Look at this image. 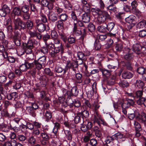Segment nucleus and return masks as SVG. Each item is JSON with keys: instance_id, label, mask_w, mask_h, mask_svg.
<instances>
[{"instance_id": "obj_1", "label": "nucleus", "mask_w": 146, "mask_h": 146, "mask_svg": "<svg viewBox=\"0 0 146 146\" xmlns=\"http://www.w3.org/2000/svg\"><path fill=\"white\" fill-rule=\"evenodd\" d=\"M13 22L14 34L11 36V38L15 45L19 46L20 45L21 42L20 31L26 29L29 31L32 30L34 27V23L31 20H28L25 22L18 17L16 18L14 17Z\"/></svg>"}, {"instance_id": "obj_2", "label": "nucleus", "mask_w": 146, "mask_h": 146, "mask_svg": "<svg viewBox=\"0 0 146 146\" xmlns=\"http://www.w3.org/2000/svg\"><path fill=\"white\" fill-rule=\"evenodd\" d=\"M92 11L98 15L97 21L99 24L104 23L108 20H111V17L110 15L106 11L97 8L92 9Z\"/></svg>"}, {"instance_id": "obj_3", "label": "nucleus", "mask_w": 146, "mask_h": 146, "mask_svg": "<svg viewBox=\"0 0 146 146\" xmlns=\"http://www.w3.org/2000/svg\"><path fill=\"white\" fill-rule=\"evenodd\" d=\"M55 49L50 53V55L53 58L57 60L60 58V55L64 53V48L60 40L56 39L54 40Z\"/></svg>"}, {"instance_id": "obj_4", "label": "nucleus", "mask_w": 146, "mask_h": 146, "mask_svg": "<svg viewBox=\"0 0 146 146\" xmlns=\"http://www.w3.org/2000/svg\"><path fill=\"white\" fill-rule=\"evenodd\" d=\"M22 46L23 52L21 55L23 54L25 52L28 54L32 53V50L34 48L33 42L32 40H29L27 43H23Z\"/></svg>"}, {"instance_id": "obj_5", "label": "nucleus", "mask_w": 146, "mask_h": 146, "mask_svg": "<svg viewBox=\"0 0 146 146\" xmlns=\"http://www.w3.org/2000/svg\"><path fill=\"white\" fill-rule=\"evenodd\" d=\"M66 92L65 95V97L68 99H72L71 97L72 96H77L79 92V90L76 86L73 87L71 89V91L65 90V92Z\"/></svg>"}, {"instance_id": "obj_6", "label": "nucleus", "mask_w": 146, "mask_h": 146, "mask_svg": "<svg viewBox=\"0 0 146 146\" xmlns=\"http://www.w3.org/2000/svg\"><path fill=\"white\" fill-rule=\"evenodd\" d=\"M10 12L9 7L6 5L4 4L0 9V16L2 17H5L7 14Z\"/></svg>"}, {"instance_id": "obj_7", "label": "nucleus", "mask_w": 146, "mask_h": 146, "mask_svg": "<svg viewBox=\"0 0 146 146\" xmlns=\"http://www.w3.org/2000/svg\"><path fill=\"white\" fill-rule=\"evenodd\" d=\"M34 66L33 63H31L29 61H25L24 64L20 66V70L23 72L25 71L28 69L32 68Z\"/></svg>"}, {"instance_id": "obj_8", "label": "nucleus", "mask_w": 146, "mask_h": 146, "mask_svg": "<svg viewBox=\"0 0 146 146\" xmlns=\"http://www.w3.org/2000/svg\"><path fill=\"white\" fill-rule=\"evenodd\" d=\"M58 15L54 12L49 13L48 16V20L50 23L54 24L56 22L58 19Z\"/></svg>"}, {"instance_id": "obj_9", "label": "nucleus", "mask_w": 146, "mask_h": 146, "mask_svg": "<svg viewBox=\"0 0 146 146\" xmlns=\"http://www.w3.org/2000/svg\"><path fill=\"white\" fill-rule=\"evenodd\" d=\"M131 4L132 7V8L131 9V12L133 14H135L138 17L141 16V12L136 7L137 5V1H134L131 3Z\"/></svg>"}, {"instance_id": "obj_10", "label": "nucleus", "mask_w": 146, "mask_h": 146, "mask_svg": "<svg viewBox=\"0 0 146 146\" xmlns=\"http://www.w3.org/2000/svg\"><path fill=\"white\" fill-rule=\"evenodd\" d=\"M39 20H36V23L38 31L39 33H42L46 29V25L42 23H39Z\"/></svg>"}, {"instance_id": "obj_11", "label": "nucleus", "mask_w": 146, "mask_h": 146, "mask_svg": "<svg viewBox=\"0 0 146 146\" xmlns=\"http://www.w3.org/2000/svg\"><path fill=\"white\" fill-rule=\"evenodd\" d=\"M66 103L69 105H74L75 107L79 108L81 106L80 102L77 99L73 101L72 99H68L66 100Z\"/></svg>"}, {"instance_id": "obj_12", "label": "nucleus", "mask_w": 146, "mask_h": 146, "mask_svg": "<svg viewBox=\"0 0 146 146\" xmlns=\"http://www.w3.org/2000/svg\"><path fill=\"white\" fill-rule=\"evenodd\" d=\"M78 61H74L72 62H70L69 61H68L66 66V67L67 68H72L73 70L75 71V68H77L78 67Z\"/></svg>"}, {"instance_id": "obj_13", "label": "nucleus", "mask_w": 146, "mask_h": 146, "mask_svg": "<svg viewBox=\"0 0 146 146\" xmlns=\"http://www.w3.org/2000/svg\"><path fill=\"white\" fill-rule=\"evenodd\" d=\"M39 4L42 7H47L49 10H51L53 7V5L50 3L48 0H41Z\"/></svg>"}, {"instance_id": "obj_14", "label": "nucleus", "mask_w": 146, "mask_h": 146, "mask_svg": "<svg viewBox=\"0 0 146 146\" xmlns=\"http://www.w3.org/2000/svg\"><path fill=\"white\" fill-rule=\"evenodd\" d=\"M141 116L142 115H141L137 111H134L133 113H129L128 114V117L130 119L132 120L135 117L136 119L139 121L140 119L139 117Z\"/></svg>"}, {"instance_id": "obj_15", "label": "nucleus", "mask_w": 146, "mask_h": 146, "mask_svg": "<svg viewBox=\"0 0 146 146\" xmlns=\"http://www.w3.org/2000/svg\"><path fill=\"white\" fill-rule=\"evenodd\" d=\"M28 33L31 38L36 37V38L39 40L41 39L42 38V36L40 34L36 31H32L31 30L29 31Z\"/></svg>"}, {"instance_id": "obj_16", "label": "nucleus", "mask_w": 146, "mask_h": 146, "mask_svg": "<svg viewBox=\"0 0 146 146\" xmlns=\"http://www.w3.org/2000/svg\"><path fill=\"white\" fill-rule=\"evenodd\" d=\"M92 127V123L88 121L86 125L82 124L80 127L81 131L84 132H86L88 130L91 129Z\"/></svg>"}, {"instance_id": "obj_17", "label": "nucleus", "mask_w": 146, "mask_h": 146, "mask_svg": "<svg viewBox=\"0 0 146 146\" xmlns=\"http://www.w3.org/2000/svg\"><path fill=\"white\" fill-rule=\"evenodd\" d=\"M133 74L128 71H124L122 74L123 78L124 79H130L133 76Z\"/></svg>"}, {"instance_id": "obj_18", "label": "nucleus", "mask_w": 146, "mask_h": 146, "mask_svg": "<svg viewBox=\"0 0 146 146\" xmlns=\"http://www.w3.org/2000/svg\"><path fill=\"white\" fill-rule=\"evenodd\" d=\"M26 111L27 114L33 117H35L36 115V111L32 108L28 106L26 107Z\"/></svg>"}, {"instance_id": "obj_19", "label": "nucleus", "mask_w": 146, "mask_h": 146, "mask_svg": "<svg viewBox=\"0 0 146 146\" xmlns=\"http://www.w3.org/2000/svg\"><path fill=\"white\" fill-rule=\"evenodd\" d=\"M141 46L139 44L136 43L133 45V50L137 54H139L141 53Z\"/></svg>"}, {"instance_id": "obj_20", "label": "nucleus", "mask_w": 146, "mask_h": 146, "mask_svg": "<svg viewBox=\"0 0 146 146\" xmlns=\"http://www.w3.org/2000/svg\"><path fill=\"white\" fill-rule=\"evenodd\" d=\"M90 13H84L82 16V21L84 23H88L90 20Z\"/></svg>"}, {"instance_id": "obj_21", "label": "nucleus", "mask_w": 146, "mask_h": 146, "mask_svg": "<svg viewBox=\"0 0 146 146\" xmlns=\"http://www.w3.org/2000/svg\"><path fill=\"white\" fill-rule=\"evenodd\" d=\"M99 70L102 73V75L103 76H105L106 77H108L110 76L111 75V71L104 68H99Z\"/></svg>"}, {"instance_id": "obj_22", "label": "nucleus", "mask_w": 146, "mask_h": 146, "mask_svg": "<svg viewBox=\"0 0 146 146\" xmlns=\"http://www.w3.org/2000/svg\"><path fill=\"white\" fill-rule=\"evenodd\" d=\"M77 56L78 58V60H86V56L90 55V53L88 52L87 54H85L82 52H77Z\"/></svg>"}, {"instance_id": "obj_23", "label": "nucleus", "mask_w": 146, "mask_h": 146, "mask_svg": "<svg viewBox=\"0 0 146 146\" xmlns=\"http://www.w3.org/2000/svg\"><path fill=\"white\" fill-rule=\"evenodd\" d=\"M129 49L127 53L124 56V58L127 60L130 61L132 60L134 57V56L132 53H131Z\"/></svg>"}, {"instance_id": "obj_24", "label": "nucleus", "mask_w": 146, "mask_h": 146, "mask_svg": "<svg viewBox=\"0 0 146 146\" xmlns=\"http://www.w3.org/2000/svg\"><path fill=\"white\" fill-rule=\"evenodd\" d=\"M18 97V94L16 92H13L9 94L7 96V98L9 100H14Z\"/></svg>"}, {"instance_id": "obj_25", "label": "nucleus", "mask_w": 146, "mask_h": 146, "mask_svg": "<svg viewBox=\"0 0 146 146\" xmlns=\"http://www.w3.org/2000/svg\"><path fill=\"white\" fill-rule=\"evenodd\" d=\"M13 13L15 16H21L22 15L21 8L18 7H15L13 9Z\"/></svg>"}, {"instance_id": "obj_26", "label": "nucleus", "mask_w": 146, "mask_h": 146, "mask_svg": "<svg viewBox=\"0 0 146 146\" xmlns=\"http://www.w3.org/2000/svg\"><path fill=\"white\" fill-rule=\"evenodd\" d=\"M135 17L133 15H130L125 19L126 22L129 24L135 23Z\"/></svg>"}, {"instance_id": "obj_27", "label": "nucleus", "mask_w": 146, "mask_h": 146, "mask_svg": "<svg viewBox=\"0 0 146 146\" xmlns=\"http://www.w3.org/2000/svg\"><path fill=\"white\" fill-rule=\"evenodd\" d=\"M90 6L89 4L84 5L82 6V10L85 13H90Z\"/></svg>"}, {"instance_id": "obj_28", "label": "nucleus", "mask_w": 146, "mask_h": 146, "mask_svg": "<svg viewBox=\"0 0 146 146\" xmlns=\"http://www.w3.org/2000/svg\"><path fill=\"white\" fill-rule=\"evenodd\" d=\"M55 71L57 73H60L62 72L63 74L66 73L67 70V68L66 67L65 69H62V68L59 66H56L55 68Z\"/></svg>"}, {"instance_id": "obj_29", "label": "nucleus", "mask_w": 146, "mask_h": 146, "mask_svg": "<svg viewBox=\"0 0 146 146\" xmlns=\"http://www.w3.org/2000/svg\"><path fill=\"white\" fill-rule=\"evenodd\" d=\"M137 27L139 29L145 28L146 27V21L143 20L138 23L137 25Z\"/></svg>"}, {"instance_id": "obj_30", "label": "nucleus", "mask_w": 146, "mask_h": 146, "mask_svg": "<svg viewBox=\"0 0 146 146\" xmlns=\"http://www.w3.org/2000/svg\"><path fill=\"white\" fill-rule=\"evenodd\" d=\"M78 22V25L80 27H83V29L82 30L83 31V35L85 36L86 34V28L85 25L83 23V21H80L79 19Z\"/></svg>"}, {"instance_id": "obj_31", "label": "nucleus", "mask_w": 146, "mask_h": 146, "mask_svg": "<svg viewBox=\"0 0 146 146\" xmlns=\"http://www.w3.org/2000/svg\"><path fill=\"white\" fill-rule=\"evenodd\" d=\"M107 10L110 12H113L115 13L117 12V8L116 6L113 4H111L107 7Z\"/></svg>"}, {"instance_id": "obj_32", "label": "nucleus", "mask_w": 146, "mask_h": 146, "mask_svg": "<svg viewBox=\"0 0 146 146\" xmlns=\"http://www.w3.org/2000/svg\"><path fill=\"white\" fill-rule=\"evenodd\" d=\"M40 136L42 137V139H50V138L46 130H43L41 132Z\"/></svg>"}, {"instance_id": "obj_33", "label": "nucleus", "mask_w": 146, "mask_h": 146, "mask_svg": "<svg viewBox=\"0 0 146 146\" xmlns=\"http://www.w3.org/2000/svg\"><path fill=\"white\" fill-rule=\"evenodd\" d=\"M22 17L24 21L29 20L30 18L31 14L29 12L22 13V15L21 16Z\"/></svg>"}, {"instance_id": "obj_34", "label": "nucleus", "mask_w": 146, "mask_h": 146, "mask_svg": "<svg viewBox=\"0 0 146 146\" xmlns=\"http://www.w3.org/2000/svg\"><path fill=\"white\" fill-rule=\"evenodd\" d=\"M135 86L139 88H142L144 86L143 82L140 80H137L135 83Z\"/></svg>"}, {"instance_id": "obj_35", "label": "nucleus", "mask_w": 146, "mask_h": 146, "mask_svg": "<svg viewBox=\"0 0 146 146\" xmlns=\"http://www.w3.org/2000/svg\"><path fill=\"white\" fill-rule=\"evenodd\" d=\"M73 33L76 36H79L82 35L83 36H84L83 35V33L81 31L80 29L76 28L74 29H73Z\"/></svg>"}, {"instance_id": "obj_36", "label": "nucleus", "mask_w": 146, "mask_h": 146, "mask_svg": "<svg viewBox=\"0 0 146 146\" xmlns=\"http://www.w3.org/2000/svg\"><path fill=\"white\" fill-rule=\"evenodd\" d=\"M64 132L67 139L68 140L71 141L72 139V135L70 131L69 130H64Z\"/></svg>"}, {"instance_id": "obj_37", "label": "nucleus", "mask_w": 146, "mask_h": 146, "mask_svg": "<svg viewBox=\"0 0 146 146\" xmlns=\"http://www.w3.org/2000/svg\"><path fill=\"white\" fill-rule=\"evenodd\" d=\"M94 46L95 49L97 50H98L101 48L102 45L99 40H96L94 43Z\"/></svg>"}, {"instance_id": "obj_38", "label": "nucleus", "mask_w": 146, "mask_h": 146, "mask_svg": "<svg viewBox=\"0 0 146 146\" xmlns=\"http://www.w3.org/2000/svg\"><path fill=\"white\" fill-rule=\"evenodd\" d=\"M56 25L58 28L60 30H62L64 28V24L63 21L61 20H58L56 22Z\"/></svg>"}, {"instance_id": "obj_39", "label": "nucleus", "mask_w": 146, "mask_h": 146, "mask_svg": "<svg viewBox=\"0 0 146 146\" xmlns=\"http://www.w3.org/2000/svg\"><path fill=\"white\" fill-rule=\"evenodd\" d=\"M0 129L1 131L5 132H8L9 130V127L5 124L0 125Z\"/></svg>"}, {"instance_id": "obj_40", "label": "nucleus", "mask_w": 146, "mask_h": 146, "mask_svg": "<svg viewBox=\"0 0 146 146\" xmlns=\"http://www.w3.org/2000/svg\"><path fill=\"white\" fill-rule=\"evenodd\" d=\"M118 84L120 86L123 88L127 87L129 86V83L127 81L125 80L121 81Z\"/></svg>"}, {"instance_id": "obj_41", "label": "nucleus", "mask_w": 146, "mask_h": 146, "mask_svg": "<svg viewBox=\"0 0 146 146\" xmlns=\"http://www.w3.org/2000/svg\"><path fill=\"white\" fill-rule=\"evenodd\" d=\"M28 143H29L31 145L33 146L36 144V140L35 138L33 136H31L29 138L28 141Z\"/></svg>"}, {"instance_id": "obj_42", "label": "nucleus", "mask_w": 146, "mask_h": 146, "mask_svg": "<svg viewBox=\"0 0 146 146\" xmlns=\"http://www.w3.org/2000/svg\"><path fill=\"white\" fill-rule=\"evenodd\" d=\"M115 25V24L114 22H112L108 23L106 25L107 30L109 31H111L114 28Z\"/></svg>"}, {"instance_id": "obj_43", "label": "nucleus", "mask_w": 146, "mask_h": 146, "mask_svg": "<svg viewBox=\"0 0 146 146\" xmlns=\"http://www.w3.org/2000/svg\"><path fill=\"white\" fill-rule=\"evenodd\" d=\"M22 13L29 12V7L27 5L22 6L21 8Z\"/></svg>"}, {"instance_id": "obj_44", "label": "nucleus", "mask_w": 146, "mask_h": 146, "mask_svg": "<svg viewBox=\"0 0 146 146\" xmlns=\"http://www.w3.org/2000/svg\"><path fill=\"white\" fill-rule=\"evenodd\" d=\"M33 63L34 64V65H35L36 68L38 70H39L42 68V65H43L38 61L34 60Z\"/></svg>"}, {"instance_id": "obj_45", "label": "nucleus", "mask_w": 146, "mask_h": 146, "mask_svg": "<svg viewBox=\"0 0 146 146\" xmlns=\"http://www.w3.org/2000/svg\"><path fill=\"white\" fill-rule=\"evenodd\" d=\"M140 119L139 122L143 123L145 125H146V114H142L141 116L139 117Z\"/></svg>"}, {"instance_id": "obj_46", "label": "nucleus", "mask_w": 146, "mask_h": 146, "mask_svg": "<svg viewBox=\"0 0 146 146\" xmlns=\"http://www.w3.org/2000/svg\"><path fill=\"white\" fill-rule=\"evenodd\" d=\"M45 117L46 121H48L52 118V113L48 111H46L45 113Z\"/></svg>"}, {"instance_id": "obj_47", "label": "nucleus", "mask_w": 146, "mask_h": 146, "mask_svg": "<svg viewBox=\"0 0 146 146\" xmlns=\"http://www.w3.org/2000/svg\"><path fill=\"white\" fill-rule=\"evenodd\" d=\"M59 18L60 20L62 21H64L68 19V16L66 13H62L59 16Z\"/></svg>"}, {"instance_id": "obj_48", "label": "nucleus", "mask_w": 146, "mask_h": 146, "mask_svg": "<svg viewBox=\"0 0 146 146\" xmlns=\"http://www.w3.org/2000/svg\"><path fill=\"white\" fill-rule=\"evenodd\" d=\"M134 125L136 131H141V126L138 122L135 121Z\"/></svg>"}, {"instance_id": "obj_49", "label": "nucleus", "mask_w": 146, "mask_h": 146, "mask_svg": "<svg viewBox=\"0 0 146 146\" xmlns=\"http://www.w3.org/2000/svg\"><path fill=\"white\" fill-rule=\"evenodd\" d=\"M75 76L76 79L78 83H80L82 82V76L81 74L79 73H78L76 74Z\"/></svg>"}, {"instance_id": "obj_50", "label": "nucleus", "mask_w": 146, "mask_h": 146, "mask_svg": "<svg viewBox=\"0 0 146 146\" xmlns=\"http://www.w3.org/2000/svg\"><path fill=\"white\" fill-rule=\"evenodd\" d=\"M24 94L28 98L33 99L34 98V96L32 92L29 91L25 92Z\"/></svg>"}, {"instance_id": "obj_51", "label": "nucleus", "mask_w": 146, "mask_h": 146, "mask_svg": "<svg viewBox=\"0 0 146 146\" xmlns=\"http://www.w3.org/2000/svg\"><path fill=\"white\" fill-rule=\"evenodd\" d=\"M29 2L31 10L33 12L36 11H37V9L35 4L33 3L31 0H29Z\"/></svg>"}, {"instance_id": "obj_52", "label": "nucleus", "mask_w": 146, "mask_h": 146, "mask_svg": "<svg viewBox=\"0 0 146 146\" xmlns=\"http://www.w3.org/2000/svg\"><path fill=\"white\" fill-rule=\"evenodd\" d=\"M98 30L100 32L102 33L106 32L107 30L106 27L103 25L99 26L98 28Z\"/></svg>"}, {"instance_id": "obj_53", "label": "nucleus", "mask_w": 146, "mask_h": 146, "mask_svg": "<svg viewBox=\"0 0 146 146\" xmlns=\"http://www.w3.org/2000/svg\"><path fill=\"white\" fill-rule=\"evenodd\" d=\"M45 80V77L44 76H42L40 77L39 78L40 82L39 83L40 84V86L41 87H45L46 84L44 82V80Z\"/></svg>"}, {"instance_id": "obj_54", "label": "nucleus", "mask_w": 146, "mask_h": 146, "mask_svg": "<svg viewBox=\"0 0 146 146\" xmlns=\"http://www.w3.org/2000/svg\"><path fill=\"white\" fill-rule=\"evenodd\" d=\"M51 35L52 38L54 40L56 39H59L58 38V35L56 32L55 31H52L51 33Z\"/></svg>"}, {"instance_id": "obj_55", "label": "nucleus", "mask_w": 146, "mask_h": 146, "mask_svg": "<svg viewBox=\"0 0 146 146\" xmlns=\"http://www.w3.org/2000/svg\"><path fill=\"white\" fill-rule=\"evenodd\" d=\"M100 117V115L97 111H96L94 115V122L99 123L100 121L99 119Z\"/></svg>"}, {"instance_id": "obj_56", "label": "nucleus", "mask_w": 146, "mask_h": 146, "mask_svg": "<svg viewBox=\"0 0 146 146\" xmlns=\"http://www.w3.org/2000/svg\"><path fill=\"white\" fill-rule=\"evenodd\" d=\"M88 30L91 32H94L95 31V27L92 23H90L88 26Z\"/></svg>"}, {"instance_id": "obj_57", "label": "nucleus", "mask_w": 146, "mask_h": 146, "mask_svg": "<svg viewBox=\"0 0 146 146\" xmlns=\"http://www.w3.org/2000/svg\"><path fill=\"white\" fill-rule=\"evenodd\" d=\"M115 48L117 51H121L123 48V45L121 43H117L116 44Z\"/></svg>"}, {"instance_id": "obj_58", "label": "nucleus", "mask_w": 146, "mask_h": 146, "mask_svg": "<svg viewBox=\"0 0 146 146\" xmlns=\"http://www.w3.org/2000/svg\"><path fill=\"white\" fill-rule=\"evenodd\" d=\"M38 62L44 65L46 62V58L45 56L40 57L37 60Z\"/></svg>"}, {"instance_id": "obj_59", "label": "nucleus", "mask_w": 146, "mask_h": 146, "mask_svg": "<svg viewBox=\"0 0 146 146\" xmlns=\"http://www.w3.org/2000/svg\"><path fill=\"white\" fill-rule=\"evenodd\" d=\"M59 35L60 37L63 40V41L66 42L67 41V39L65 34L63 33H61L59 32Z\"/></svg>"}, {"instance_id": "obj_60", "label": "nucleus", "mask_w": 146, "mask_h": 146, "mask_svg": "<svg viewBox=\"0 0 146 146\" xmlns=\"http://www.w3.org/2000/svg\"><path fill=\"white\" fill-rule=\"evenodd\" d=\"M114 140L115 139L113 135L112 136H107L106 137V139L105 140V142L109 144Z\"/></svg>"}, {"instance_id": "obj_61", "label": "nucleus", "mask_w": 146, "mask_h": 146, "mask_svg": "<svg viewBox=\"0 0 146 146\" xmlns=\"http://www.w3.org/2000/svg\"><path fill=\"white\" fill-rule=\"evenodd\" d=\"M115 139L117 140L119 139H121L123 137V134L120 133H117L113 135Z\"/></svg>"}, {"instance_id": "obj_62", "label": "nucleus", "mask_w": 146, "mask_h": 146, "mask_svg": "<svg viewBox=\"0 0 146 146\" xmlns=\"http://www.w3.org/2000/svg\"><path fill=\"white\" fill-rule=\"evenodd\" d=\"M67 40L69 44H71L75 43L76 42V38L74 37H73L70 36L68 37Z\"/></svg>"}, {"instance_id": "obj_63", "label": "nucleus", "mask_w": 146, "mask_h": 146, "mask_svg": "<svg viewBox=\"0 0 146 146\" xmlns=\"http://www.w3.org/2000/svg\"><path fill=\"white\" fill-rule=\"evenodd\" d=\"M145 99L143 97H140L137 101V103L139 105H141L144 104L145 102Z\"/></svg>"}, {"instance_id": "obj_64", "label": "nucleus", "mask_w": 146, "mask_h": 146, "mask_svg": "<svg viewBox=\"0 0 146 146\" xmlns=\"http://www.w3.org/2000/svg\"><path fill=\"white\" fill-rule=\"evenodd\" d=\"M125 66L126 69L131 70L132 69V67L131 64L130 62H126L125 63Z\"/></svg>"}]
</instances>
